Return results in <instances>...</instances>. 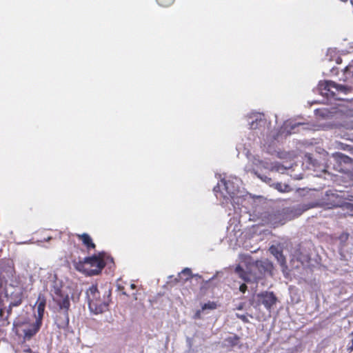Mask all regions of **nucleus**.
<instances>
[{"mask_svg": "<svg viewBox=\"0 0 353 353\" xmlns=\"http://www.w3.org/2000/svg\"><path fill=\"white\" fill-rule=\"evenodd\" d=\"M45 310H31L32 313L26 312L27 317L19 316L14 321L16 333L19 336H23V343L29 341L39 330L42 323V319Z\"/></svg>", "mask_w": 353, "mask_h": 353, "instance_id": "nucleus-1", "label": "nucleus"}, {"mask_svg": "<svg viewBox=\"0 0 353 353\" xmlns=\"http://www.w3.org/2000/svg\"><path fill=\"white\" fill-rule=\"evenodd\" d=\"M105 254L101 252L92 256L84 258L75 263V268L88 276L97 275L101 272L106 265L104 261Z\"/></svg>", "mask_w": 353, "mask_h": 353, "instance_id": "nucleus-2", "label": "nucleus"}, {"mask_svg": "<svg viewBox=\"0 0 353 353\" xmlns=\"http://www.w3.org/2000/svg\"><path fill=\"white\" fill-rule=\"evenodd\" d=\"M89 309H102L107 307L110 301V291H105L103 298L100 296L97 285H92L86 292Z\"/></svg>", "mask_w": 353, "mask_h": 353, "instance_id": "nucleus-3", "label": "nucleus"}, {"mask_svg": "<svg viewBox=\"0 0 353 353\" xmlns=\"http://www.w3.org/2000/svg\"><path fill=\"white\" fill-rule=\"evenodd\" d=\"M319 90L322 95L327 97H335L337 92L347 93L350 88L340 84H337L332 81H325L319 84Z\"/></svg>", "mask_w": 353, "mask_h": 353, "instance_id": "nucleus-4", "label": "nucleus"}, {"mask_svg": "<svg viewBox=\"0 0 353 353\" xmlns=\"http://www.w3.org/2000/svg\"><path fill=\"white\" fill-rule=\"evenodd\" d=\"M51 294L54 302L59 307V309H69L70 299L66 292L61 288L54 286L51 290Z\"/></svg>", "mask_w": 353, "mask_h": 353, "instance_id": "nucleus-5", "label": "nucleus"}, {"mask_svg": "<svg viewBox=\"0 0 353 353\" xmlns=\"http://www.w3.org/2000/svg\"><path fill=\"white\" fill-rule=\"evenodd\" d=\"M259 305H263L267 309H270L277 302V297L272 292H263L256 295Z\"/></svg>", "mask_w": 353, "mask_h": 353, "instance_id": "nucleus-6", "label": "nucleus"}, {"mask_svg": "<svg viewBox=\"0 0 353 353\" xmlns=\"http://www.w3.org/2000/svg\"><path fill=\"white\" fill-rule=\"evenodd\" d=\"M272 265L268 261H257L255 265L252 268L253 271V281L258 282V281L263 279L264 274L270 270Z\"/></svg>", "mask_w": 353, "mask_h": 353, "instance_id": "nucleus-7", "label": "nucleus"}, {"mask_svg": "<svg viewBox=\"0 0 353 353\" xmlns=\"http://www.w3.org/2000/svg\"><path fill=\"white\" fill-rule=\"evenodd\" d=\"M54 321L59 328L65 329L69 324L68 310H56Z\"/></svg>", "mask_w": 353, "mask_h": 353, "instance_id": "nucleus-8", "label": "nucleus"}, {"mask_svg": "<svg viewBox=\"0 0 353 353\" xmlns=\"http://www.w3.org/2000/svg\"><path fill=\"white\" fill-rule=\"evenodd\" d=\"M241 339L239 336L235 334H230L229 336L225 337L223 341V346L225 347H241Z\"/></svg>", "mask_w": 353, "mask_h": 353, "instance_id": "nucleus-9", "label": "nucleus"}, {"mask_svg": "<svg viewBox=\"0 0 353 353\" xmlns=\"http://www.w3.org/2000/svg\"><path fill=\"white\" fill-rule=\"evenodd\" d=\"M192 278V270L188 268H184L181 272L179 273L176 277L171 280V282L174 283H185V281L190 280Z\"/></svg>", "mask_w": 353, "mask_h": 353, "instance_id": "nucleus-10", "label": "nucleus"}, {"mask_svg": "<svg viewBox=\"0 0 353 353\" xmlns=\"http://www.w3.org/2000/svg\"><path fill=\"white\" fill-rule=\"evenodd\" d=\"M253 271L252 268L250 272H246L241 265H237L235 268V272L241 279L248 283L253 281Z\"/></svg>", "mask_w": 353, "mask_h": 353, "instance_id": "nucleus-11", "label": "nucleus"}, {"mask_svg": "<svg viewBox=\"0 0 353 353\" xmlns=\"http://www.w3.org/2000/svg\"><path fill=\"white\" fill-rule=\"evenodd\" d=\"M77 236L79 240L82 241L88 251L95 249L96 245L93 243L92 238L88 234L83 233L82 234H77Z\"/></svg>", "mask_w": 353, "mask_h": 353, "instance_id": "nucleus-12", "label": "nucleus"}, {"mask_svg": "<svg viewBox=\"0 0 353 353\" xmlns=\"http://www.w3.org/2000/svg\"><path fill=\"white\" fill-rule=\"evenodd\" d=\"M262 115L255 116V119L250 123V129H257L260 128L262 124H265V121L262 119Z\"/></svg>", "mask_w": 353, "mask_h": 353, "instance_id": "nucleus-13", "label": "nucleus"}, {"mask_svg": "<svg viewBox=\"0 0 353 353\" xmlns=\"http://www.w3.org/2000/svg\"><path fill=\"white\" fill-rule=\"evenodd\" d=\"M327 196L329 197L328 199H332V202H331L330 204L332 205V207H338V206H341V204L340 203V201H337L339 197L337 195H336L334 193H332L330 192V193H329L328 192H327L326 194Z\"/></svg>", "mask_w": 353, "mask_h": 353, "instance_id": "nucleus-14", "label": "nucleus"}, {"mask_svg": "<svg viewBox=\"0 0 353 353\" xmlns=\"http://www.w3.org/2000/svg\"><path fill=\"white\" fill-rule=\"evenodd\" d=\"M37 309H44L46 305V299L43 294H39L36 302Z\"/></svg>", "mask_w": 353, "mask_h": 353, "instance_id": "nucleus-15", "label": "nucleus"}, {"mask_svg": "<svg viewBox=\"0 0 353 353\" xmlns=\"http://www.w3.org/2000/svg\"><path fill=\"white\" fill-rule=\"evenodd\" d=\"M275 188L280 192H289L292 190L290 186L288 184L277 183L275 184Z\"/></svg>", "mask_w": 353, "mask_h": 353, "instance_id": "nucleus-16", "label": "nucleus"}, {"mask_svg": "<svg viewBox=\"0 0 353 353\" xmlns=\"http://www.w3.org/2000/svg\"><path fill=\"white\" fill-rule=\"evenodd\" d=\"M270 252L274 254L277 259L278 260L280 259V258H282V260L283 261L284 260V258H283V254H282V252L281 251H279L277 248H276L275 246H271L270 248Z\"/></svg>", "mask_w": 353, "mask_h": 353, "instance_id": "nucleus-17", "label": "nucleus"}, {"mask_svg": "<svg viewBox=\"0 0 353 353\" xmlns=\"http://www.w3.org/2000/svg\"><path fill=\"white\" fill-rule=\"evenodd\" d=\"M174 0H157L158 4L163 7H168L174 3Z\"/></svg>", "mask_w": 353, "mask_h": 353, "instance_id": "nucleus-18", "label": "nucleus"}, {"mask_svg": "<svg viewBox=\"0 0 353 353\" xmlns=\"http://www.w3.org/2000/svg\"><path fill=\"white\" fill-rule=\"evenodd\" d=\"M236 316H237L238 318L241 319L245 323L249 322V319H248L249 317L251 318V319L253 318L252 314H236Z\"/></svg>", "mask_w": 353, "mask_h": 353, "instance_id": "nucleus-19", "label": "nucleus"}, {"mask_svg": "<svg viewBox=\"0 0 353 353\" xmlns=\"http://www.w3.org/2000/svg\"><path fill=\"white\" fill-rule=\"evenodd\" d=\"M343 206L350 212V215L353 216V204L350 203H345Z\"/></svg>", "mask_w": 353, "mask_h": 353, "instance_id": "nucleus-20", "label": "nucleus"}, {"mask_svg": "<svg viewBox=\"0 0 353 353\" xmlns=\"http://www.w3.org/2000/svg\"><path fill=\"white\" fill-rule=\"evenodd\" d=\"M21 347L23 348V352H24L26 353H30V352H32L31 350V349L30 348V347H28V345H25V343H23V341L22 342Z\"/></svg>", "mask_w": 353, "mask_h": 353, "instance_id": "nucleus-21", "label": "nucleus"}, {"mask_svg": "<svg viewBox=\"0 0 353 353\" xmlns=\"http://www.w3.org/2000/svg\"><path fill=\"white\" fill-rule=\"evenodd\" d=\"M248 290V287L246 285V284L245 283H242L240 287H239V290L240 292H241L242 293H245L246 292V290Z\"/></svg>", "mask_w": 353, "mask_h": 353, "instance_id": "nucleus-22", "label": "nucleus"}, {"mask_svg": "<svg viewBox=\"0 0 353 353\" xmlns=\"http://www.w3.org/2000/svg\"><path fill=\"white\" fill-rule=\"evenodd\" d=\"M205 311V310H196V313L193 316V318L194 319L200 318L201 312L203 313Z\"/></svg>", "mask_w": 353, "mask_h": 353, "instance_id": "nucleus-23", "label": "nucleus"}, {"mask_svg": "<svg viewBox=\"0 0 353 353\" xmlns=\"http://www.w3.org/2000/svg\"><path fill=\"white\" fill-rule=\"evenodd\" d=\"M350 336L352 338V345L347 347V350L351 352L353 351V332L350 333Z\"/></svg>", "mask_w": 353, "mask_h": 353, "instance_id": "nucleus-24", "label": "nucleus"}, {"mask_svg": "<svg viewBox=\"0 0 353 353\" xmlns=\"http://www.w3.org/2000/svg\"><path fill=\"white\" fill-rule=\"evenodd\" d=\"M118 290L122 293L123 295L128 296L126 292L124 290V287L118 285Z\"/></svg>", "mask_w": 353, "mask_h": 353, "instance_id": "nucleus-25", "label": "nucleus"}, {"mask_svg": "<svg viewBox=\"0 0 353 353\" xmlns=\"http://www.w3.org/2000/svg\"><path fill=\"white\" fill-rule=\"evenodd\" d=\"M94 314H100V313H102L103 310H90Z\"/></svg>", "mask_w": 353, "mask_h": 353, "instance_id": "nucleus-26", "label": "nucleus"}, {"mask_svg": "<svg viewBox=\"0 0 353 353\" xmlns=\"http://www.w3.org/2000/svg\"><path fill=\"white\" fill-rule=\"evenodd\" d=\"M132 295H133V297H132V298H133V299H134V300H135V301H137V300L138 299L137 294H134V293H133V294H132Z\"/></svg>", "mask_w": 353, "mask_h": 353, "instance_id": "nucleus-27", "label": "nucleus"}, {"mask_svg": "<svg viewBox=\"0 0 353 353\" xmlns=\"http://www.w3.org/2000/svg\"><path fill=\"white\" fill-rule=\"evenodd\" d=\"M130 288H131V289L134 290V289L137 288V286H136V285H135V284L132 283V284L130 285Z\"/></svg>", "mask_w": 353, "mask_h": 353, "instance_id": "nucleus-28", "label": "nucleus"}, {"mask_svg": "<svg viewBox=\"0 0 353 353\" xmlns=\"http://www.w3.org/2000/svg\"><path fill=\"white\" fill-rule=\"evenodd\" d=\"M203 310H205V309H212L211 307H208L207 305H205L203 307H202Z\"/></svg>", "mask_w": 353, "mask_h": 353, "instance_id": "nucleus-29", "label": "nucleus"}, {"mask_svg": "<svg viewBox=\"0 0 353 353\" xmlns=\"http://www.w3.org/2000/svg\"><path fill=\"white\" fill-rule=\"evenodd\" d=\"M5 310H0V316H2Z\"/></svg>", "mask_w": 353, "mask_h": 353, "instance_id": "nucleus-30", "label": "nucleus"}, {"mask_svg": "<svg viewBox=\"0 0 353 353\" xmlns=\"http://www.w3.org/2000/svg\"><path fill=\"white\" fill-rule=\"evenodd\" d=\"M2 287V281L1 279H0V288Z\"/></svg>", "mask_w": 353, "mask_h": 353, "instance_id": "nucleus-31", "label": "nucleus"}, {"mask_svg": "<svg viewBox=\"0 0 353 353\" xmlns=\"http://www.w3.org/2000/svg\"><path fill=\"white\" fill-rule=\"evenodd\" d=\"M7 312H8V314H10V312H12V310H7Z\"/></svg>", "mask_w": 353, "mask_h": 353, "instance_id": "nucleus-32", "label": "nucleus"}, {"mask_svg": "<svg viewBox=\"0 0 353 353\" xmlns=\"http://www.w3.org/2000/svg\"><path fill=\"white\" fill-rule=\"evenodd\" d=\"M228 183H225V187H226L227 190L228 189Z\"/></svg>", "mask_w": 353, "mask_h": 353, "instance_id": "nucleus-33", "label": "nucleus"}, {"mask_svg": "<svg viewBox=\"0 0 353 353\" xmlns=\"http://www.w3.org/2000/svg\"><path fill=\"white\" fill-rule=\"evenodd\" d=\"M350 2H351V4L353 6V0H350Z\"/></svg>", "mask_w": 353, "mask_h": 353, "instance_id": "nucleus-34", "label": "nucleus"}, {"mask_svg": "<svg viewBox=\"0 0 353 353\" xmlns=\"http://www.w3.org/2000/svg\"><path fill=\"white\" fill-rule=\"evenodd\" d=\"M237 309L241 310V309H242V307L239 306Z\"/></svg>", "mask_w": 353, "mask_h": 353, "instance_id": "nucleus-35", "label": "nucleus"}]
</instances>
